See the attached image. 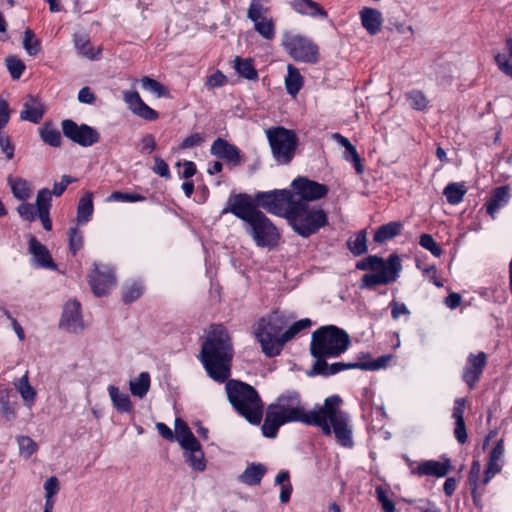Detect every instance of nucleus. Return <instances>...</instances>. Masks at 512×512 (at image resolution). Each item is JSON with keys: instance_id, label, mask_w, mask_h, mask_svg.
Masks as SVG:
<instances>
[{"instance_id": "f257e3e1", "label": "nucleus", "mask_w": 512, "mask_h": 512, "mask_svg": "<svg viewBox=\"0 0 512 512\" xmlns=\"http://www.w3.org/2000/svg\"><path fill=\"white\" fill-rule=\"evenodd\" d=\"M341 404L342 399L332 395L324 400L321 407L306 411L297 392H285L268 406L262 432L268 438H275L282 425L300 422L319 427L326 436L333 433L339 445L351 448L353 427L349 415L341 409Z\"/></svg>"}, {"instance_id": "f03ea898", "label": "nucleus", "mask_w": 512, "mask_h": 512, "mask_svg": "<svg viewBox=\"0 0 512 512\" xmlns=\"http://www.w3.org/2000/svg\"><path fill=\"white\" fill-rule=\"evenodd\" d=\"M232 213L244 223V231L258 247H273L278 243L279 233L272 221L259 209L250 195H231L222 214Z\"/></svg>"}, {"instance_id": "7ed1b4c3", "label": "nucleus", "mask_w": 512, "mask_h": 512, "mask_svg": "<svg viewBox=\"0 0 512 512\" xmlns=\"http://www.w3.org/2000/svg\"><path fill=\"white\" fill-rule=\"evenodd\" d=\"M232 355L227 330L221 325L213 326L201 350V361L213 380L222 383L229 378Z\"/></svg>"}, {"instance_id": "20e7f679", "label": "nucleus", "mask_w": 512, "mask_h": 512, "mask_svg": "<svg viewBox=\"0 0 512 512\" xmlns=\"http://www.w3.org/2000/svg\"><path fill=\"white\" fill-rule=\"evenodd\" d=\"M356 268L371 271V273L363 275L361 287L373 289L379 285L395 282L402 270V264L401 259L396 254L389 255L386 260L374 255L357 262Z\"/></svg>"}, {"instance_id": "39448f33", "label": "nucleus", "mask_w": 512, "mask_h": 512, "mask_svg": "<svg viewBox=\"0 0 512 512\" xmlns=\"http://www.w3.org/2000/svg\"><path fill=\"white\" fill-rule=\"evenodd\" d=\"M226 392L233 407L250 423L258 424L262 419L263 405L257 391L250 385L229 380Z\"/></svg>"}, {"instance_id": "423d86ee", "label": "nucleus", "mask_w": 512, "mask_h": 512, "mask_svg": "<svg viewBox=\"0 0 512 512\" xmlns=\"http://www.w3.org/2000/svg\"><path fill=\"white\" fill-rule=\"evenodd\" d=\"M350 345L348 333L334 325L323 326L312 333L310 353L317 359L338 357Z\"/></svg>"}, {"instance_id": "0eeeda50", "label": "nucleus", "mask_w": 512, "mask_h": 512, "mask_svg": "<svg viewBox=\"0 0 512 512\" xmlns=\"http://www.w3.org/2000/svg\"><path fill=\"white\" fill-rule=\"evenodd\" d=\"M287 213L288 223L302 237H309L328 223L326 212L315 205L294 202Z\"/></svg>"}, {"instance_id": "6e6552de", "label": "nucleus", "mask_w": 512, "mask_h": 512, "mask_svg": "<svg viewBox=\"0 0 512 512\" xmlns=\"http://www.w3.org/2000/svg\"><path fill=\"white\" fill-rule=\"evenodd\" d=\"M286 325V320L278 313H273L258 322L255 336L261 344L262 351L267 356H276L282 350L284 342H282L280 332Z\"/></svg>"}, {"instance_id": "1a4fd4ad", "label": "nucleus", "mask_w": 512, "mask_h": 512, "mask_svg": "<svg viewBox=\"0 0 512 512\" xmlns=\"http://www.w3.org/2000/svg\"><path fill=\"white\" fill-rule=\"evenodd\" d=\"M174 430L176 431V441L183 450L185 462L195 471H204L206 469L204 452L186 422L177 418L174 423Z\"/></svg>"}, {"instance_id": "9d476101", "label": "nucleus", "mask_w": 512, "mask_h": 512, "mask_svg": "<svg viewBox=\"0 0 512 512\" xmlns=\"http://www.w3.org/2000/svg\"><path fill=\"white\" fill-rule=\"evenodd\" d=\"M265 134L275 161L281 165L290 163L298 145L296 134L282 126L269 128Z\"/></svg>"}, {"instance_id": "9b49d317", "label": "nucleus", "mask_w": 512, "mask_h": 512, "mask_svg": "<svg viewBox=\"0 0 512 512\" xmlns=\"http://www.w3.org/2000/svg\"><path fill=\"white\" fill-rule=\"evenodd\" d=\"M282 45L295 61L316 63L318 60L319 50L317 45L305 36L285 33L283 35Z\"/></svg>"}, {"instance_id": "f8f14e48", "label": "nucleus", "mask_w": 512, "mask_h": 512, "mask_svg": "<svg viewBox=\"0 0 512 512\" xmlns=\"http://www.w3.org/2000/svg\"><path fill=\"white\" fill-rule=\"evenodd\" d=\"M290 198V190L283 189L258 192L252 200L257 209L260 207L273 215L283 216L287 219Z\"/></svg>"}, {"instance_id": "ddd939ff", "label": "nucleus", "mask_w": 512, "mask_h": 512, "mask_svg": "<svg viewBox=\"0 0 512 512\" xmlns=\"http://www.w3.org/2000/svg\"><path fill=\"white\" fill-rule=\"evenodd\" d=\"M291 187L290 205H294V202L308 205L311 201L321 199L328 193L327 186L309 180L305 177H298L294 179Z\"/></svg>"}, {"instance_id": "4468645a", "label": "nucleus", "mask_w": 512, "mask_h": 512, "mask_svg": "<svg viewBox=\"0 0 512 512\" xmlns=\"http://www.w3.org/2000/svg\"><path fill=\"white\" fill-rule=\"evenodd\" d=\"M61 125L64 136L80 146H92L100 139V135L97 130L89 125H78L70 119L63 120Z\"/></svg>"}, {"instance_id": "2eb2a0df", "label": "nucleus", "mask_w": 512, "mask_h": 512, "mask_svg": "<svg viewBox=\"0 0 512 512\" xmlns=\"http://www.w3.org/2000/svg\"><path fill=\"white\" fill-rule=\"evenodd\" d=\"M60 327L70 333H79L84 329L81 305L77 300H69L65 303Z\"/></svg>"}, {"instance_id": "dca6fc26", "label": "nucleus", "mask_w": 512, "mask_h": 512, "mask_svg": "<svg viewBox=\"0 0 512 512\" xmlns=\"http://www.w3.org/2000/svg\"><path fill=\"white\" fill-rule=\"evenodd\" d=\"M486 363L487 357L484 352H479L478 354L471 353L468 356L463 369L462 379L471 389H473L479 381Z\"/></svg>"}, {"instance_id": "f3484780", "label": "nucleus", "mask_w": 512, "mask_h": 512, "mask_svg": "<svg viewBox=\"0 0 512 512\" xmlns=\"http://www.w3.org/2000/svg\"><path fill=\"white\" fill-rule=\"evenodd\" d=\"M89 282L94 294L103 296L115 285L113 271L109 267L95 264L94 271L89 276Z\"/></svg>"}, {"instance_id": "a211bd4d", "label": "nucleus", "mask_w": 512, "mask_h": 512, "mask_svg": "<svg viewBox=\"0 0 512 512\" xmlns=\"http://www.w3.org/2000/svg\"><path fill=\"white\" fill-rule=\"evenodd\" d=\"M123 99L125 103L128 105L129 109L136 116L147 120L154 121L159 118V114L157 111L149 107L140 97L139 93L136 91H124Z\"/></svg>"}, {"instance_id": "6ab92c4d", "label": "nucleus", "mask_w": 512, "mask_h": 512, "mask_svg": "<svg viewBox=\"0 0 512 512\" xmlns=\"http://www.w3.org/2000/svg\"><path fill=\"white\" fill-rule=\"evenodd\" d=\"M452 469L451 461L445 458L443 461L426 460L417 467L411 469V473L418 476L444 477Z\"/></svg>"}, {"instance_id": "aec40b11", "label": "nucleus", "mask_w": 512, "mask_h": 512, "mask_svg": "<svg viewBox=\"0 0 512 512\" xmlns=\"http://www.w3.org/2000/svg\"><path fill=\"white\" fill-rule=\"evenodd\" d=\"M29 252L36 266L52 270L57 268L47 247L33 236L29 238Z\"/></svg>"}, {"instance_id": "412c9836", "label": "nucleus", "mask_w": 512, "mask_h": 512, "mask_svg": "<svg viewBox=\"0 0 512 512\" xmlns=\"http://www.w3.org/2000/svg\"><path fill=\"white\" fill-rule=\"evenodd\" d=\"M212 155L224 159L227 162L238 165L241 161L239 149L222 138H217L211 145Z\"/></svg>"}, {"instance_id": "4be33fe9", "label": "nucleus", "mask_w": 512, "mask_h": 512, "mask_svg": "<svg viewBox=\"0 0 512 512\" xmlns=\"http://www.w3.org/2000/svg\"><path fill=\"white\" fill-rule=\"evenodd\" d=\"M51 207V191L46 188L41 189L36 198L37 215L46 231L52 229V222L49 215Z\"/></svg>"}, {"instance_id": "5701e85b", "label": "nucleus", "mask_w": 512, "mask_h": 512, "mask_svg": "<svg viewBox=\"0 0 512 512\" xmlns=\"http://www.w3.org/2000/svg\"><path fill=\"white\" fill-rule=\"evenodd\" d=\"M362 26L370 35L380 32L383 24V17L380 11L374 8L364 7L360 12Z\"/></svg>"}, {"instance_id": "b1692460", "label": "nucleus", "mask_w": 512, "mask_h": 512, "mask_svg": "<svg viewBox=\"0 0 512 512\" xmlns=\"http://www.w3.org/2000/svg\"><path fill=\"white\" fill-rule=\"evenodd\" d=\"M44 114V107L40 100L32 95H28L23 103V109L20 112L22 120L38 123Z\"/></svg>"}, {"instance_id": "393cba45", "label": "nucleus", "mask_w": 512, "mask_h": 512, "mask_svg": "<svg viewBox=\"0 0 512 512\" xmlns=\"http://www.w3.org/2000/svg\"><path fill=\"white\" fill-rule=\"evenodd\" d=\"M504 454V446L503 441L500 440L496 443L495 447L492 449L490 453L489 462L487 465V468L485 470V476L482 481L483 485H486L489 483V481L501 471L502 465H501V459Z\"/></svg>"}, {"instance_id": "a878e982", "label": "nucleus", "mask_w": 512, "mask_h": 512, "mask_svg": "<svg viewBox=\"0 0 512 512\" xmlns=\"http://www.w3.org/2000/svg\"><path fill=\"white\" fill-rule=\"evenodd\" d=\"M296 12L309 17L327 18V12L313 0H292Z\"/></svg>"}, {"instance_id": "bb28decb", "label": "nucleus", "mask_w": 512, "mask_h": 512, "mask_svg": "<svg viewBox=\"0 0 512 512\" xmlns=\"http://www.w3.org/2000/svg\"><path fill=\"white\" fill-rule=\"evenodd\" d=\"M13 385L19 392L23 402L28 407H31L36 399L37 393L29 382L28 372H25V374L22 377L15 379L13 381Z\"/></svg>"}, {"instance_id": "cd10ccee", "label": "nucleus", "mask_w": 512, "mask_h": 512, "mask_svg": "<svg viewBox=\"0 0 512 512\" xmlns=\"http://www.w3.org/2000/svg\"><path fill=\"white\" fill-rule=\"evenodd\" d=\"M509 197L510 194L507 187L502 186L496 188L493 192V195L487 202V213L494 217L497 211L508 203Z\"/></svg>"}, {"instance_id": "c85d7f7f", "label": "nucleus", "mask_w": 512, "mask_h": 512, "mask_svg": "<svg viewBox=\"0 0 512 512\" xmlns=\"http://www.w3.org/2000/svg\"><path fill=\"white\" fill-rule=\"evenodd\" d=\"M287 76L285 77V89L287 93L295 97L303 86V77L299 70L291 64L287 65Z\"/></svg>"}, {"instance_id": "c756f323", "label": "nucleus", "mask_w": 512, "mask_h": 512, "mask_svg": "<svg viewBox=\"0 0 512 512\" xmlns=\"http://www.w3.org/2000/svg\"><path fill=\"white\" fill-rule=\"evenodd\" d=\"M403 224L400 221H393L380 226L375 234L374 241L377 243H384L397 235L402 231Z\"/></svg>"}, {"instance_id": "7c9ffc66", "label": "nucleus", "mask_w": 512, "mask_h": 512, "mask_svg": "<svg viewBox=\"0 0 512 512\" xmlns=\"http://www.w3.org/2000/svg\"><path fill=\"white\" fill-rule=\"evenodd\" d=\"M266 473V467L260 463L249 465L243 473L239 476V480L247 485L253 486L258 485L264 474Z\"/></svg>"}, {"instance_id": "2f4dec72", "label": "nucleus", "mask_w": 512, "mask_h": 512, "mask_svg": "<svg viewBox=\"0 0 512 512\" xmlns=\"http://www.w3.org/2000/svg\"><path fill=\"white\" fill-rule=\"evenodd\" d=\"M108 393L113 406L121 413H128L132 410V404L129 396L120 391L116 386L110 385Z\"/></svg>"}, {"instance_id": "473e14b6", "label": "nucleus", "mask_w": 512, "mask_h": 512, "mask_svg": "<svg viewBox=\"0 0 512 512\" xmlns=\"http://www.w3.org/2000/svg\"><path fill=\"white\" fill-rule=\"evenodd\" d=\"M350 363L345 364L342 362L334 363L332 365H328V363L323 359H317L315 363L313 364L311 372H309V375H332L335 373H338L341 370L344 369H351L352 367H349Z\"/></svg>"}, {"instance_id": "72a5a7b5", "label": "nucleus", "mask_w": 512, "mask_h": 512, "mask_svg": "<svg viewBox=\"0 0 512 512\" xmlns=\"http://www.w3.org/2000/svg\"><path fill=\"white\" fill-rule=\"evenodd\" d=\"M92 193L86 192L79 200L77 206V221L80 224L87 223L93 214Z\"/></svg>"}, {"instance_id": "f704fd0d", "label": "nucleus", "mask_w": 512, "mask_h": 512, "mask_svg": "<svg viewBox=\"0 0 512 512\" xmlns=\"http://www.w3.org/2000/svg\"><path fill=\"white\" fill-rule=\"evenodd\" d=\"M130 391L133 396L143 398L150 388V375L148 372H142L138 377L130 380Z\"/></svg>"}, {"instance_id": "c9c22d12", "label": "nucleus", "mask_w": 512, "mask_h": 512, "mask_svg": "<svg viewBox=\"0 0 512 512\" xmlns=\"http://www.w3.org/2000/svg\"><path fill=\"white\" fill-rule=\"evenodd\" d=\"M8 184L11 188L13 196L21 201H26L31 197L32 191L29 183L22 178H9Z\"/></svg>"}, {"instance_id": "e433bc0d", "label": "nucleus", "mask_w": 512, "mask_h": 512, "mask_svg": "<svg viewBox=\"0 0 512 512\" xmlns=\"http://www.w3.org/2000/svg\"><path fill=\"white\" fill-rule=\"evenodd\" d=\"M443 194L449 204L457 205L463 200V197L466 194V188L460 183H449L444 188Z\"/></svg>"}, {"instance_id": "4c0bfd02", "label": "nucleus", "mask_w": 512, "mask_h": 512, "mask_svg": "<svg viewBox=\"0 0 512 512\" xmlns=\"http://www.w3.org/2000/svg\"><path fill=\"white\" fill-rule=\"evenodd\" d=\"M234 68L239 75L248 80H256L258 78V73L249 59L236 57L234 60Z\"/></svg>"}, {"instance_id": "58836bf2", "label": "nucleus", "mask_w": 512, "mask_h": 512, "mask_svg": "<svg viewBox=\"0 0 512 512\" xmlns=\"http://www.w3.org/2000/svg\"><path fill=\"white\" fill-rule=\"evenodd\" d=\"M140 83L145 91L155 95L157 98L169 96V91L165 86L148 76L143 77Z\"/></svg>"}, {"instance_id": "ea45409f", "label": "nucleus", "mask_w": 512, "mask_h": 512, "mask_svg": "<svg viewBox=\"0 0 512 512\" xmlns=\"http://www.w3.org/2000/svg\"><path fill=\"white\" fill-rule=\"evenodd\" d=\"M17 443L19 454L25 459L30 458L38 449L37 443L29 436L17 437Z\"/></svg>"}, {"instance_id": "a19ab883", "label": "nucleus", "mask_w": 512, "mask_h": 512, "mask_svg": "<svg viewBox=\"0 0 512 512\" xmlns=\"http://www.w3.org/2000/svg\"><path fill=\"white\" fill-rule=\"evenodd\" d=\"M23 47L30 56L38 54L41 49L40 41L35 38V34L31 29H26L24 32Z\"/></svg>"}, {"instance_id": "79ce46f5", "label": "nucleus", "mask_w": 512, "mask_h": 512, "mask_svg": "<svg viewBox=\"0 0 512 512\" xmlns=\"http://www.w3.org/2000/svg\"><path fill=\"white\" fill-rule=\"evenodd\" d=\"M312 322L309 318L301 319L292 324L286 331L282 333V342L284 344L295 337L300 331L311 326Z\"/></svg>"}, {"instance_id": "37998d69", "label": "nucleus", "mask_w": 512, "mask_h": 512, "mask_svg": "<svg viewBox=\"0 0 512 512\" xmlns=\"http://www.w3.org/2000/svg\"><path fill=\"white\" fill-rule=\"evenodd\" d=\"M312 322L309 318L301 319L292 324L286 331L282 333V342L284 344L295 337L300 331L311 326Z\"/></svg>"}, {"instance_id": "c03bdc74", "label": "nucleus", "mask_w": 512, "mask_h": 512, "mask_svg": "<svg viewBox=\"0 0 512 512\" xmlns=\"http://www.w3.org/2000/svg\"><path fill=\"white\" fill-rule=\"evenodd\" d=\"M40 135L42 140L51 146L57 147L61 144L60 132L50 125H45L41 129Z\"/></svg>"}, {"instance_id": "a18cd8bd", "label": "nucleus", "mask_w": 512, "mask_h": 512, "mask_svg": "<svg viewBox=\"0 0 512 512\" xmlns=\"http://www.w3.org/2000/svg\"><path fill=\"white\" fill-rule=\"evenodd\" d=\"M348 246L350 251L354 255H361L367 250L366 246V233L365 231H361L355 235L354 238H351L348 241Z\"/></svg>"}, {"instance_id": "49530a36", "label": "nucleus", "mask_w": 512, "mask_h": 512, "mask_svg": "<svg viewBox=\"0 0 512 512\" xmlns=\"http://www.w3.org/2000/svg\"><path fill=\"white\" fill-rule=\"evenodd\" d=\"M0 414L3 415L6 420L15 418L14 408L9 403V390L5 388H0Z\"/></svg>"}, {"instance_id": "de8ad7c7", "label": "nucleus", "mask_w": 512, "mask_h": 512, "mask_svg": "<svg viewBox=\"0 0 512 512\" xmlns=\"http://www.w3.org/2000/svg\"><path fill=\"white\" fill-rule=\"evenodd\" d=\"M74 43L77 51L82 56L88 59H94L96 54L93 52V49L90 47L89 40L85 35H75Z\"/></svg>"}, {"instance_id": "09e8293b", "label": "nucleus", "mask_w": 512, "mask_h": 512, "mask_svg": "<svg viewBox=\"0 0 512 512\" xmlns=\"http://www.w3.org/2000/svg\"><path fill=\"white\" fill-rule=\"evenodd\" d=\"M407 100L413 109L419 111L424 110L428 105L426 96L422 91L419 90H412L407 93Z\"/></svg>"}, {"instance_id": "8fccbe9b", "label": "nucleus", "mask_w": 512, "mask_h": 512, "mask_svg": "<svg viewBox=\"0 0 512 512\" xmlns=\"http://www.w3.org/2000/svg\"><path fill=\"white\" fill-rule=\"evenodd\" d=\"M254 28L265 39H272L274 37L275 30L271 19L264 18L254 23Z\"/></svg>"}, {"instance_id": "3c124183", "label": "nucleus", "mask_w": 512, "mask_h": 512, "mask_svg": "<svg viewBox=\"0 0 512 512\" xmlns=\"http://www.w3.org/2000/svg\"><path fill=\"white\" fill-rule=\"evenodd\" d=\"M266 12V9L264 8V6L262 5V3L259 1V0H252L250 6H249V9H248V12H247V17L253 21V23H256L264 18H266L264 16Z\"/></svg>"}, {"instance_id": "603ef678", "label": "nucleus", "mask_w": 512, "mask_h": 512, "mask_svg": "<svg viewBox=\"0 0 512 512\" xmlns=\"http://www.w3.org/2000/svg\"><path fill=\"white\" fill-rule=\"evenodd\" d=\"M143 293V287L139 283H132L123 289V300L130 303L138 299Z\"/></svg>"}, {"instance_id": "864d4df0", "label": "nucleus", "mask_w": 512, "mask_h": 512, "mask_svg": "<svg viewBox=\"0 0 512 512\" xmlns=\"http://www.w3.org/2000/svg\"><path fill=\"white\" fill-rule=\"evenodd\" d=\"M6 66L13 79H19L25 69L23 62L13 56L6 58Z\"/></svg>"}, {"instance_id": "5fc2aeb1", "label": "nucleus", "mask_w": 512, "mask_h": 512, "mask_svg": "<svg viewBox=\"0 0 512 512\" xmlns=\"http://www.w3.org/2000/svg\"><path fill=\"white\" fill-rule=\"evenodd\" d=\"M391 356H381L377 360L370 362V363H354L349 364V367H359V369L362 370H378L380 368L385 367V365L388 363V361L391 360Z\"/></svg>"}, {"instance_id": "6e6d98bb", "label": "nucleus", "mask_w": 512, "mask_h": 512, "mask_svg": "<svg viewBox=\"0 0 512 512\" xmlns=\"http://www.w3.org/2000/svg\"><path fill=\"white\" fill-rule=\"evenodd\" d=\"M69 246L73 254L83 247V235L77 227H72L69 230Z\"/></svg>"}, {"instance_id": "4d7b16f0", "label": "nucleus", "mask_w": 512, "mask_h": 512, "mask_svg": "<svg viewBox=\"0 0 512 512\" xmlns=\"http://www.w3.org/2000/svg\"><path fill=\"white\" fill-rule=\"evenodd\" d=\"M420 245L431 252L432 255L439 257L442 254V249L437 245L433 237L429 234H422L420 236Z\"/></svg>"}, {"instance_id": "13d9d810", "label": "nucleus", "mask_w": 512, "mask_h": 512, "mask_svg": "<svg viewBox=\"0 0 512 512\" xmlns=\"http://www.w3.org/2000/svg\"><path fill=\"white\" fill-rule=\"evenodd\" d=\"M345 150L344 158L354 164L357 173H362L363 166L361 165L360 156L356 147L353 144H350Z\"/></svg>"}, {"instance_id": "bf43d9fd", "label": "nucleus", "mask_w": 512, "mask_h": 512, "mask_svg": "<svg viewBox=\"0 0 512 512\" xmlns=\"http://www.w3.org/2000/svg\"><path fill=\"white\" fill-rule=\"evenodd\" d=\"M481 464L478 460H474L472 462L470 472H469V482L472 487V494L475 493V490L478 487L481 475Z\"/></svg>"}, {"instance_id": "052dcab7", "label": "nucleus", "mask_w": 512, "mask_h": 512, "mask_svg": "<svg viewBox=\"0 0 512 512\" xmlns=\"http://www.w3.org/2000/svg\"><path fill=\"white\" fill-rule=\"evenodd\" d=\"M494 59L499 70L512 78V64L508 57L503 53H497L495 54Z\"/></svg>"}, {"instance_id": "680f3d73", "label": "nucleus", "mask_w": 512, "mask_h": 512, "mask_svg": "<svg viewBox=\"0 0 512 512\" xmlns=\"http://www.w3.org/2000/svg\"><path fill=\"white\" fill-rule=\"evenodd\" d=\"M17 212L22 219L30 222L34 221L37 216L34 206L30 203H26L25 201L17 207Z\"/></svg>"}, {"instance_id": "e2e57ef3", "label": "nucleus", "mask_w": 512, "mask_h": 512, "mask_svg": "<svg viewBox=\"0 0 512 512\" xmlns=\"http://www.w3.org/2000/svg\"><path fill=\"white\" fill-rule=\"evenodd\" d=\"M376 495L378 501L381 503L384 512H395L394 503L390 499H388L386 493L381 487L376 488Z\"/></svg>"}, {"instance_id": "0e129e2a", "label": "nucleus", "mask_w": 512, "mask_h": 512, "mask_svg": "<svg viewBox=\"0 0 512 512\" xmlns=\"http://www.w3.org/2000/svg\"><path fill=\"white\" fill-rule=\"evenodd\" d=\"M140 152L142 154H150L156 148V141L152 134H145L140 140Z\"/></svg>"}, {"instance_id": "69168bd1", "label": "nucleus", "mask_w": 512, "mask_h": 512, "mask_svg": "<svg viewBox=\"0 0 512 512\" xmlns=\"http://www.w3.org/2000/svg\"><path fill=\"white\" fill-rule=\"evenodd\" d=\"M44 489H45V498L46 501H50V499L57 494L59 490V482L56 477H50L48 478L44 483Z\"/></svg>"}, {"instance_id": "338daca9", "label": "nucleus", "mask_w": 512, "mask_h": 512, "mask_svg": "<svg viewBox=\"0 0 512 512\" xmlns=\"http://www.w3.org/2000/svg\"><path fill=\"white\" fill-rule=\"evenodd\" d=\"M226 80L227 78L222 72L216 71L207 78L206 86L210 89L218 88L223 86Z\"/></svg>"}, {"instance_id": "774afa93", "label": "nucleus", "mask_w": 512, "mask_h": 512, "mask_svg": "<svg viewBox=\"0 0 512 512\" xmlns=\"http://www.w3.org/2000/svg\"><path fill=\"white\" fill-rule=\"evenodd\" d=\"M153 171L161 177L169 178L170 171L167 163L159 156L154 157Z\"/></svg>"}]
</instances>
